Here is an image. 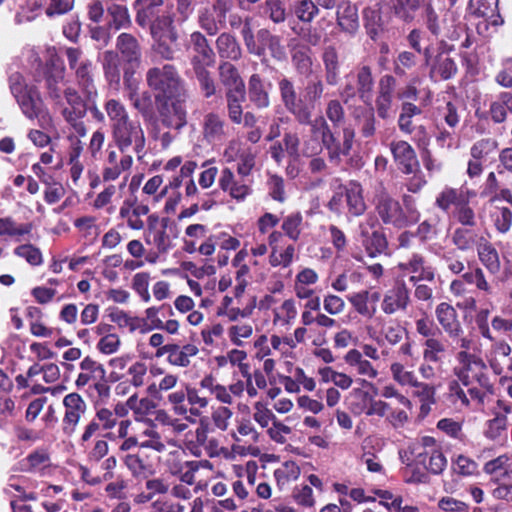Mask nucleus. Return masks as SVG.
I'll list each match as a JSON object with an SVG mask.
<instances>
[{"mask_svg": "<svg viewBox=\"0 0 512 512\" xmlns=\"http://www.w3.org/2000/svg\"><path fill=\"white\" fill-rule=\"evenodd\" d=\"M488 367L478 348H473V352L458 351L455 354L452 373L468 388L469 396L478 405H483L487 394H492L494 390Z\"/></svg>", "mask_w": 512, "mask_h": 512, "instance_id": "nucleus-1", "label": "nucleus"}, {"mask_svg": "<svg viewBox=\"0 0 512 512\" xmlns=\"http://www.w3.org/2000/svg\"><path fill=\"white\" fill-rule=\"evenodd\" d=\"M8 83L12 96L27 119H37L42 127L50 122L48 109L36 86L28 84L25 77L18 72L9 76Z\"/></svg>", "mask_w": 512, "mask_h": 512, "instance_id": "nucleus-2", "label": "nucleus"}, {"mask_svg": "<svg viewBox=\"0 0 512 512\" xmlns=\"http://www.w3.org/2000/svg\"><path fill=\"white\" fill-rule=\"evenodd\" d=\"M145 79L147 86L154 93L155 101L187 97L185 80L172 64L166 63L149 68Z\"/></svg>", "mask_w": 512, "mask_h": 512, "instance_id": "nucleus-3", "label": "nucleus"}, {"mask_svg": "<svg viewBox=\"0 0 512 512\" xmlns=\"http://www.w3.org/2000/svg\"><path fill=\"white\" fill-rule=\"evenodd\" d=\"M111 137L120 152L130 149L141 160L145 154L146 138L143 127L138 120L128 119L111 129Z\"/></svg>", "mask_w": 512, "mask_h": 512, "instance_id": "nucleus-4", "label": "nucleus"}, {"mask_svg": "<svg viewBox=\"0 0 512 512\" xmlns=\"http://www.w3.org/2000/svg\"><path fill=\"white\" fill-rule=\"evenodd\" d=\"M374 79L368 65H362L345 77L339 95L344 103H349L356 96L365 104H371Z\"/></svg>", "mask_w": 512, "mask_h": 512, "instance_id": "nucleus-5", "label": "nucleus"}, {"mask_svg": "<svg viewBox=\"0 0 512 512\" xmlns=\"http://www.w3.org/2000/svg\"><path fill=\"white\" fill-rule=\"evenodd\" d=\"M242 34L249 53L264 56L266 50H269L271 56L276 59L285 57V47L281 43L280 36L272 34L268 29H259L254 35L251 28L245 25Z\"/></svg>", "mask_w": 512, "mask_h": 512, "instance_id": "nucleus-6", "label": "nucleus"}, {"mask_svg": "<svg viewBox=\"0 0 512 512\" xmlns=\"http://www.w3.org/2000/svg\"><path fill=\"white\" fill-rule=\"evenodd\" d=\"M186 97H176L171 100L156 101L160 122L169 129L179 131L187 124Z\"/></svg>", "mask_w": 512, "mask_h": 512, "instance_id": "nucleus-7", "label": "nucleus"}, {"mask_svg": "<svg viewBox=\"0 0 512 512\" xmlns=\"http://www.w3.org/2000/svg\"><path fill=\"white\" fill-rule=\"evenodd\" d=\"M133 162V157L128 152H120L108 146L102 166L103 181L112 182L119 179L122 174L129 173Z\"/></svg>", "mask_w": 512, "mask_h": 512, "instance_id": "nucleus-8", "label": "nucleus"}, {"mask_svg": "<svg viewBox=\"0 0 512 512\" xmlns=\"http://www.w3.org/2000/svg\"><path fill=\"white\" fill-rule=\"evenodd\" d=\"M411 303V291L403 280H397L382 295L381 310L386 315L405 312Z\"/></svg>", "mask_w": 512, "mask_h": 512, "instance_id": "nucleus-9", "label": "nucleus"}, {"mask_svg": "<svg viewBox=\"0 0 512 512\" xmlns=\"http://www.w3.org/2000/svg\"><path fill=\"white\" fill-rule=\"evenodd\" d=\"M378 220L373 216H368L359 224L360 241L370 257H376L385 252L387 240L384 234L376 229Z\"/></svg>", "mask_w": 512, "mask_h": 512, "instance_id": "nucleus-10", "label": "nucleus"}, {"mask_svg": "<svg viewBox=\"0 0 512 512\" xmlns=\"http://www.w3.org/2000/svg\"><path fill=\"white\" fill-rule=\"evenodd\" d=\"M64 415L62 418V432L66 436H72L87 410V404L76 392L67 394L62 401Z\"/></svg>", "mask_w": 512, "mask_h": 512, "instance_id": "nucleus-11", "label": "nucleus"}, {"mask_svg": "<svg viewBox=\"0 0 512 512\" xmlns=\"http://www.w3.org/2000/svg\"><path fill=\"white\" fill-rule=\"evenodd\" d=\"M375 210L379 218L386 225L402 228L407 224L405 213L399 201L385 192H381L376 196Z\"/></svg>", "mask_w": 512, "mask_h": 512, "instance_id": "nucleus-12", "label": "nucleus"}, {"mask_svg": "<svg viewBox=\"0 0 512 512\" xmlns=\"http://www.w3.org/2000/svg\"><path fill=\"white\" fill-rule=\"evenodd\" d=\"M420 443L423 450L417 454V461L435 475L442 473L447 466V459L436 440L433 437L424 436Z\"/></svg>", "mask_w": 512, "mask_h": 512, "instance_id": "nucleus-13", "label": "nucleus"}, {"mask_svg": "<svg viewBox=\"0 0 512 512\" xmlns=\"http://www.w3.org/2000/svg\"><path fill=\"white\" fill-rule=\"evenodd\" d=\"M278 87L285 108L295 116L299 123H308L310 120V109L302 105L294 83L290 79L283 77L278 81Z\"/></svg>", "mask_w": 512, "mask_h": 512, "instance_id": "nucleus-14", "label": "nucleus"}, {"mask_svg": "<svg viewBox=\"0 0 512 512\" xmlns=\"http://www.w3.org/2000/svg\"><path fill=\"white\" fill-rule=\"evenodd\" d=\"M168 219L157 215L148 216V227L144 235L146 244L153 245L158 253H166L172 246V239L167 232Z\"/></svg>", "mask_w": 512, "mask_h": 512, "instance_id": "nucleus-15", "label": "nucleus"}, {"mask_svg": "<svg viewBox=\"0 0 512 512\" xmlns=\"http://www.w3.org/2000/svg\"><path fill=\"white\" fill-rule=\"evenodd\" d=\"M251 179L234 174L229 168H224L219 176L218 185L220 189L228 193L229 196L237 201H243L251 194Z\"/></svg>", "mask_w": 512, "mask_h": 512, "instance_id": "nucleus-16", "label": "nucleus"}, {"mask_svg": "<svg viewBox=\"0 0 512 512\" xmlns=\"http://www.w3.org/2000/svg\"><path fill=\"white\" fill-rule=\"evenodd\" d=\"M64 98L66 101V106H63L61 111L64 119L76 127L77 132L80 135H84L85 127L81 122H79V120L82 119L86 113V105L84 101L78 92L73 88H66L64 90Z\"/></svg>", "mask_w": 512, "mask_h": 512, "instance_id": "nucleus-17", "label": "nucleus"}, {"mask_svg": "<svg viewBox=\"0 0 512 512\" xmlns=\"http://www.w3.org/2000/svg\"><path fill=\"white\" fill-rule=\"evenodd\" d=\"M395 86L396 80L392 75H384L379 80L375 108L381 119L392 116Z\"/></svg>", "mask_w": 512, "mask_h": 512, "instance_id": "nucleus-18", "label": "nucleus"}, {"mask_svg": "<svg viewBox=\"0 0 512 512\" xmlns=\"http://www.w3.org/2000/svg\"><path fill=\"white\" fill-rule=\"evenodd\" d=\"M390 151L395 164L402 173L409 175L418 170L420 164L416 152L408 142L404 140L392 141Z\"/></svg>", "mask_w": 512, "mask_h": 512, "instance_id": "nucleus-19", "label": "nucleus"}, {"mask_svg": "<svg viewBox=\"0 0 512 512\" xmlns=\"http://www.w3.org/2000/svg\"><path fill=\"white\" fill-rule=\"evenodd\" d=\"M435 315L439 325L451 339L459 338L464 334L458 313L449 303H439L435 308Z\"/></svg>", "mask_w": 512, "mask_h": 512, "instance_id": "nucleus-20", "label": "nucleus"}, {"mask_svg": "<svg viewBox=\"0 0 512 512\" xmlns=\"http://www.w3.org/2000/svg\"><path fill=\"white\" fill-rule=\"evenodd\" d=\"M476 196L474 190L468 189L464 186L454 188L445 186L435 198V206L443 212H448L451 207L455 209L464 201H470L471 198Z\"/></svg>", "mask_w": 512, "mask_h": 512, "instance_id": "nucleus-21", "label": "nucleus"}, {"mask_svg": "<svg viewBox=\"0 0 512 512\" xmlns=\"http://www.w3.org/2000/svg\"><path fill=\"white\" fill-rule=\"evenodd\" d=\"M399 268L401 271L411 274L409 277L410 283L433 282L435 279L434 268L426 265L423 256L420 254H413L406 262L400 263Z\"/></svg>", "mask_w": 512, "mask_h": 512, "instance_id": "nucleus-22", "label": "nucleus"}, {"mask_svg": "<svg viewBox=\"0 0 512 512\" xmlns=\"http://www.w3.org/2000/svg\"><path fill=\"white\" fill-rule=\"evenodd\" d=\"M499 0H469L468 11L477 18H483L487 24L501 26L504 21L498 9Z\"/></svg>", "mask_w": 512, "mask_h": 512, "instance_id": "nucleus-23", "label": "nucleus"}, {"mask_svg": "<svg viewBox=\"0 0 512 512\" xmlns=\"http://www.w3.org/2000/svg\"><path fill=\"white\" fill-rule=\"evenodd\" d=\"M38 482L26 476H12L9 478L6 492L21 501H34L37 499L35 490Z\"/></svg>", "mask_w": 512, "mask_h": 512, "instance_id": "nucleus-24", "label": "nucleus"}, {"mask_svg": "<svg viewBox=\"0 0 512 512\" xmlns=\"http://www.w3.org/2000/svg\"><path fill=\"white\" fill-rule=\"evenodd\" d=\"M79 367L81 372L75 380L77 389H82L96 380H103L106 376L104 366L89 356L83 358Z\"/></svg>", "mask_w": 512, "mask_h": 512, "instance_id": "nucleus-25", "label": "nucleus"}, {"mask_svg": "<svg viewBox=\"0 0 512 512\" xmlns=\"http://www.w3.org/2000/svg\"><path fill=\"white\" fill-rule=\"evenodd\" d=\"M148 26L153 40L170 39V43H176L178 41V32L171 15L163 14L157 16Z\"/></svg>", "mask_w": 512, "mask_h": 512, "instance_id": "nucleus-26", "label": "nucleus"}, {"mask_svg": "<svg viewBox=\"0 0 512 512\" xmlns=\"http://www.w3.org/2000/svg\"><path fill=\"white\" fill-rule=\"evenodd\" d=\"M191 460H185V452L179 449H174L168 452L163 458V466L166 471L180 481L189 484V481L184 479L186 473L190 471Z\"/></svg>", "mask_w": 512, "mask_h": 512, "instance_id": "nucleus-27", "label": "nucleus"}, {"mask_svg": "<svg viewBox=\"0 0 512 512\" xmlns=\"http://www.w3.org/2000/svg\"><path fill=\"white\" fill-rule=\"evenodd\" d=\"M270 83H265L259 74H252L248 81V97L250 102L259 109L270 105Z\"/></svg>", "mask_w": 512, "mask_h": 512, "instance_id": "nucleus-28", "label": "nucleus"}, {"mask_svg": "<svg viewBox=\"0 0 512 512\" xmlns=\"http://www.w3.org/2000/svg\"><path fill=\"white\" fill-rule=\"evenodd\" d=\"M322 62L325 72V80L328 85L336 86L341 75V60L334 46H327L322 53Z\"/></svg>", "mask_w": 512, "mask_h": 512, "instance_id": "nucleus-29", "label": "nucleus"}, {"mask_svg": "<svg viewBox=\"0 0 512 512\" xmlns=\"http://www.w3.org/2000/svg\"><path fill=\"white\" fill-rule=\"evenodd\" d=\"M345 363L358 375L368 379H375L378 376V370L372 363L363 357L362 352L357 349L349 350L344 356Z\"/></svg>", "mask_w": 512, "mask_h": 512, "instance_id": "nucleus-30", "label": "nucleus"}, {"mask_svg": "<svg viewBox=\"0 0 512 512\" xmlns=\"http://www.w3.org/2000/svg\"><path fill=\"white\" fill-rule=\"evenodd\" d=\"M337 24L343 32L354 35L359 29L357 7L350 2L342 3L337 10Z\"/></svg>", "mask_w": 512, "mask_h": 512, "instance_id": "nucleus-31", "label": "nucleus"}, {"mask_svg": "<svg viewBox=\"0 0 512 512\" xmlns=\"http://www.w3.org/2000/svg\"><path fill=\"white\" fill-rule=\"evenodd\" d=\"M219 77L222 85L225 87V93H238L245 91L244 82L237 68L233 64L229 62L220 64Z\"/></svg>", "mask_w": 512, "mask_h": 512, "instance_id": "nucleus-32", "label": "nucleus"}, {"mask_svg": "<svg viewBox=\"0 0 512 512\" xmlns=\"http://www.w3.org/2000/svg\"><path fill=\"white\" fill-rule=\"evenodd\" d=\"M163 4L164 0H135L136 23L142 28L147 27L158 16L157 12Z\"/></svg>", "mask_w": 512, "mask_h": 512, "instance_id": "nucleus-33", "label": "nucleus"}, {"mask_svg": "<svg viewBox=\"0 0 512 512\" xmlns=\"http://www.w3.org/2000/svg\"><path fill=\"white\" fill-rule=\"evenodd\" d=\"M203 136L208 143L221 142L225 136V122L218 114L208 113L203 119Z\"/></svg>", "mask_w": 512, "mask_h": 512, "instance_id": "nucleus-34", "label": "nucleus"}, {"mask_svg": "<svg viewBox=\"0 0 512 512\" xmlns=\"http://www.w3.org/2000/svg\"><path fill=\"white\" fill-rule=\"evenodd\" d=\"M477 253L480 262L491 274H497L500 271V258L496 248L484 237L480 238L477 244Z\"/></svg>", "mask_w": 512, "mask_h": 512, "instance_id": "nucleus-35", "label": "nucleus"}, {"mask_svg": "<svg viewBox=\"0 0 512 512\" xmlns=\"http://www.w3.org/2000/svg\"><path fill=\"white\" fill-rule=\"evenodd\" d=\"M19 469L23 472L42 473L46 468L50 467L51 461L49 454L38 449L27 455L19 461Z\"/></svg>", "mask_w": 512, "mask_h": 512, "instance_id": "nucleus-36", "label": "nucleus"}, {"mask_svg": "<svg viewBox=\"0 0 512 512\" xmlns=\"http://www.w3.org/2000/svg\"><path fill=\"white\" fill-rule=\"evenodd\" d=\"M127 87L129 90L128 99L131 105L141 114L143 118L150 117L153 111L152 96L148 91L141 93L137 92V87L134 86L128 79Z\"/></svg>", "mask_w": 512, "mask_h": 512, "instance_id": "nucleus-37", "label": "nucleus"}, {"mask_svg": "<svg viewBox=\"0 0 512 512\" xmlns=\"http://www.w3.org/2000/svg\"><path fill=\"white\" fill-rule=\"evenodd\" d=\"M136 436L140 443V449H151L155 452L161 453L166 448L156 425L153 424L151 420L149 421V424Z\"/></svg>", "mask_w": 512, "mask_h": 512, "instance_id": "nucleus-38", "label": "nucleus"}, {"mask_svg": "<svg viewBox=\"0 0 512 512\" xmlns=\"http://www.w3.org/2000/svg\"><path fill=\"white\" fill-rule=\"evenodd\" d=\"M191 64L204 97L210 98L216 93V84L210 72L205 67L207 64H203L197 56L192 58Z\"/></svg>", "mask_w": 512, "mask_h": 512, "instance_id": "nucleus-39", "label": "nucleus"}, {"mask_svg": "<svg viewBox=\"0 0 512 512\" xmlns=\"http://www.w3.org/2000/svg\"><path fill=\"white\" fill-rule=\"evenodd\" d=\"M345 202L352 216H360L365 212L366 204L360 184L352 182L345 188Z\"/></svg>", "mask_w": 512, "mask_h": 512, "instance_id": "nucleus-40", "label": "nucleus"}, {"mask_svg": "<svg viewBox=\"0 0 512 512\" xmlns=\"http://www.w3.org/2000/svg\"><path fill=\"white\" fill-rule=\"evenodd\" d=\"M389 371L393 381L403 388H411L418 379L413 370V365L409 367L400 361H393L390 364Z\"/></svg>", "mask_w": 512, "mask_h": 512, "instance_id": "nucleus-41", "label": "nucleus"}, {"mask_svg": "<svg viewBox=\"0 0 512 512\" xmlns=\"http://www.w3.org/2000/svg\"><path fill=\"white\" fill-rule=\"evenodd\" d=\"M512 352L511 346L503 339H495L485 354V360L489 364V367L494 371L495 374L500 375L502 373V367L497 361L498 356L508 357Z\"/></svg>", "mask_w": 512, "mask_h": 512, "instance_id": "nucleus-42", "label": "nucleus"}, {"mask_svg": "<svg viewBox=\"0 0 512 512\" xmlns=\"http://www.w3.org/2000/svg\"><path fill=\"white\" fill-rule=\"evenodd\" d=\"M77 83L82 88L89 100L97 95V89L94 84L93 63L91 60L87 61L74 71Z\"/></svg>", "mask_w": 512, "mask_h": 512, "instance_id": "nucleus-43", "label": "nucleus"}, {"mask_svg": "<svg viewBox=\"0 0 512 512\" xmlns=\"http://www.w3.org/2000/svg\"><path fill=\"white\" fill-rule=\"evenodd\" d=\"M464 387L456 378L448 383L447 399L458 410L468 408L473 401Z\"/></svg>", "mask_w": 512, "mask_h": 512, "instance_id": "nucleus-44", "label": "nucleus"}, {"mask_svg": "<svg viewBox=\"0 0 512 512\" xmlns=\"http://www.w3.org/2000/svg\"><path fill=\"white\" fill-rule=\"evenodd\" d=\"M102 67L108 83L117 86L120 82V58L113 50H107L102 55Z\"/></svg>", "mask_w": 512, "mask_h": 512, "instance_id": "nucleus-45", "label": "nucleus"}, {"mask_svg": "<svg viewBox=\"0 0 512 512\" xmlns=\"http://www.w3.org/2000/svg\"><path fill=\"white\" fill-rule=\"evenodd\" d=\"M107 13L109 17L108 26L111 29H127L132 24L129 10L124 5L113 3L108 6Z\"/></svg>", "mask_w": 512, "mask_h": 512, "instance_id": "nucleus-46", "label": "nucleus"}, {"mask_svg": "<svg viewBox=\"0 0 512 512\" xmlns=\"http://www.w3.org/2000/svg\"><path fill=\"white\" fill-rule=\"evenodd\" d=\"M483 236L469 228H457L451 236L452 243L461 251H472Z\"/></svg>", "mask_w": 512, "mask_h": 512, "instance_id": "nucleus-47", "label": "nucleus"}, {"mask_svg": "<svg viewBox=\"0 0 512 512\" xmlns=\"http://www.w3.org/2000/svg\"><path fill=\"white\" fill-rule=\"evenodd\" d=\"M457 72V66L454 60L446 55H439L430 70L431 79L437 81L448 80Z\"/></svg>", "mask_w": 512, "mask_h": 512, "instance_id": "nucleus-48", "label": "nucleus"}, {"mask_svg": "<svg viewBox=\"0 0 512 512\" xmlns=\"http://www.w3.org/2000/svg\"><path fill=\"white\" fill-rule=\"evenodd\" d=\"M105 114L110 123V130L130 119L128 110L125 105L118 99L110 98L104 103Z\"/></svg>", "mask_w": 512, "mask_h": 512, "instance_id": "nucleus-49", "label": "nucleus"}, {"mask_svg": "<svg viewBox=\"0 0 512 512\" xmlns=\"http://www.w3.org/2000/svg\"><path fill=\"white\" fill-rule=\"evenodd\" d=\"M218 54L221 58L237 60L241 56V49L235 37L229 33H222L216 41Z\"/></svg>", "mask_w": 512, "mask_h": 512, "instance_id": "nucleus-50", "label": "nucleus"}, {"mask_svg": "<svg viewBox=\"0 0 512 512\" xmlns=\"http://www.w3.org/2000/svg\"><path fill=\"white\" fill-rule=\"evenodd\" d=\"M422 2L423 0H392L393 12L403 22L410 23L415 19Z\"/></svg>", "mask_w": 512, "mask_h": 512, "instance_id": "nucleus-51", "label": "nucleus"}, {"mask_svg": "<svg viewBox=\"0 0 512 512\" xmlns=\"http://www.w3.org/2000/svg\"><path fill=\"white\" fill-rule=\"evenodd\" d=\"M128 406H131L133 417L138 422L144 421L156 408L152 399L148 397L139 398L136 393L128 398Z\"/></svg>", "mask_w": 512, "mask_h": 512, "instance_id": "nucleus-52", "label": "nucleus"}, {"mask_svg": "<svg viewBox=\"0 0 512 512\" xmlns=\"http://www.w3.org/2000/svg\"><path fill=\"white\" fill-rule=\"evenodd\" d=\"M31 224H19L11 217L0 218V236H9L16 241H21L23 236L31 232Z\"/></svg>", "mask_w": 512, "mask_h": 512, "instance_id": "nucleus-53", "label": "nucleus"}, {"mask_svg": "<svg viewBox=\"0 0 512 512\" xmlns=\"http://www.w3.org/2000/svg\"><path fill=\"white\" fill-rule=\"evenodd\" d=\"M116 47L129 62L137 60L140 56L139 43L132 34L121 33L117 37Z\"/></svg>", "mask_w": 512, "mask_h": 512, "instance_id": "nucleus-54", "label": "nucleus"}, {"mask_svg": "<svg viewBox=\"0 0 512 512\" xmlns=\"http://www.w3.org/2000/svg\"><path fill=\"white\" fill-rule=\"evenodd\" d=\"M187 405H188V416L187 419L190 422H195V418L202 414V411L208 407V398L201 396L199 391L187 385Z\"/></svg>", "mask_w": 512, "mask_h": 512, "instance_id": "nucleus-55", "label": "nucleus"}, {"mask_svg": "<svg viewBox=\"0 0 512 512\" xmlns=\"http://www.w3.org/2000/svg\"><path fill=\"white\" fill-rule=\"evenodd\" d=\"M446 354L445 343L436 338H428L423 343L422 357L425 362L440 363Z\"/></svg>", "mask_w": 512, "mask_h": 512, "instance_id": "nucleus-56", "label": "nucleus"}, {"mask_svg": "<svg viewBox=\"0 0 512 512\" xmlns=\"http://www.w3.org/2000/svg\"><path fill=\"white\" fill-rule=\"evenodd\" d=\"M297 313L295 300L286 299L279 308L273 310V324L288 326L296 319Z\"/></svg>", "mask_w": 512, "mask_h": 512, "instance_id": "nucleus-57", "label": "nucleus"}, {"mask_svg": "<svg viewBox=\"0 0 512 512\" xmlns=\"http://www.w3.org/2000/svg\"><path fill=\"white\" fill-rule=\"evenodd\" d=\"M186 400L187 385H185L184 389H177L169 392L165 398V403L171 407V410L175 415L184 417L185 419H190L188 416V405L186 404Z\"/></svg>", "mask_w": 512, "mask_h": 512, "instance_id": "nucleus-58", "label": "nucleus"}, {"mask_svg": "<svg viewBox=\"0 0 512 512\" xmlns=\"http://www.w3.org/2000/svg\"><path fill=\"white\" fill-rule=\"evenodd\" d=\"M149 213V207L145 204H136L132 209L120 208V216L125 218L127 226L132 230H141L144 228V221L141 219Z\"/></svg>", "mask_w": 512, "mask_h": 512, "instance_id": "nucleus-59", "label": "nucleus"}, {"mask_svg": "<svg viewBox=\"0 0 512 512\" xmlns=\"http://www.w3.org/2000/svg\"><path fill=\"white\" fill-rule=\"evenodd\" d=\"M300 475L299 466L293 461H286L274 471L277 485L282 489L287 484L298 479Z\"/></svg>", "mask_w": 512, "mask_h": 512, "instance_id": "nucleus-60", "label": "nucleus"}, {"mask_svg": "<svg viewBox=\"0 0 512 512\" xmlns=\"http://www.w3.org/2000/svg\"><path fill=\"white\" fill-rule=\"evenodd\" d=\"M281 228L291 240L297 241L303 229V216L300 212H292L282 220Z\"/></svg>", "mask_w": 512, "mask_h": 512, "instance_id": "nucleus-61", "label": "nucleus"}, {"mask_svg": "<svg viewBox=\"0 0 512 512\" xmlns=\"http://www.w3.org/2000/svg\"><path fill=\"white\" fill-rule=\"evenodd\" d=\"M218 11L214 6H205L198 10V25L209 35H215L219 31V22L215 18V12Z\"/></svg>", "mask_w": 512, "mask_h": 512, "instance_id": "nucleus-62", "label": "nucleus"}, {"mask_svg": "<svg viewBox=\"0 0 512 512\" xmlns=\"http://www.w3.org/2000/svg\"><path fill=\"white\" fill-rule=\"evenodd\" d=\"M190 41L201 62L210 65L213 61V51L208 45L206 37L202 33L195 31L190 35Z\"/></svg>", "mask_w": 512, "mask_h": 512, "instance_id": "nucleus-63", "label": "nucleus"}, {"mask_svg": "<svg viewBox=\"0 0 512 512\" xmlns=\"http://www.w3.org/2000/svg\"><path fill=\"white\" fill-rule=\"evenodd\" d=\"M451 469L454 474L468 477L478 474L479 466L475 460L465 455H458L452 459Z\"/></svg>", "mask_w": 512, "mask_h": 512, "instance_id": "nucleus-64", "label": "nucleus"}]
</instances>
